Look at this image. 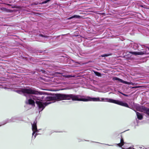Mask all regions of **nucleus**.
Returning <instances> with one entry per match:
<instances>
[{
	"label": "nucleus",
	"mask_w": 149,
	"mask_h": 149,
	"mask_svg": "<svg viewBox=\"0 0 149 149\" xmlns=\"http://www.w3.org/2000/svg\"><path fill=\"white\" fill-rule=\"evenodd\" d=\"M80 17V16L79 15H74L72 17H71L68 18V19H72L74 18H79Z\"/></svg>",
	"instance_id": "6e6552de"
},
{
	"label": "nucleus",
	"mask_w": 149,
	"mask_h": 149,
	"mask_svg": "<svg viewBox=\"0 0 149 149\" xmlns=\"http://www.w3.org/2000/svg\"><path fill=\"white\" fill-rule=\"evenodd\" d=\"M133 48L135 49H137L138 47V45L136 43H134L133 45Z\"/></svg>",
	"instance_id": "1a4fd4ad"
},
{
	"label": "nucleus",
	"mask_w": 149,
	"mask_h": 149,
	"mask_svg": "<svg viewBox=\"0 0 149 149\" xmlns=\"http://www.w3.org/2000/svg\"><path fill=\"white\" fill-rule=\"evenodd\" d=\"M63 76L65 78H70V77H74V75H64Z\"/></svg>",
	"instance_id": "9d476101"
},
{
	"label": "nucleus",
	"mask_w": 149,
	"mask_h": 149,
	"mask_svg": "<svg viewBox=\"0 0 149 149\" xmlns=\"http://www.w3.org/2000/svg\"><path fill=\"white\" fill-rule=\"evenodd\" d=\"M36 123L37 121L36 120L33 122V124H32V130L33 131L32 134V138H33V137L34 139H35L36 136L38 135L37 133L38 132V131L37 129Z\"/></svg>",
	"instance_id": "f03ea898"
},
{
	"label": "nucleus",
	"mask_w": 149,
	"mask_h": 149,
	"mask_svg": "<svg viewBox=\"0 0 149 149\" xmlns=\"http://www.w3.org/2000/svg\"><path fill=\"white\" fill-rule=\"evenodd\" d=\"M113 81H115V80L118 81L119 82L122 83L124 84H127L130 85V82L125 81L123 80L122 79H120L116 77H113Z\"/></svg>",
	"instance_id": "7ed1b4c3"
},
{
	"label": "nucleus",
	"mask_w": 149,
	"mask_h": 149,
	"mask_svg": "<svg viewBox=\"0 0 149 149\" xmlns=\"http://www.w3.org/2000/svg\"><path fill=\"white\" fill-rule=\"evenodd\" d=\"M136 115L137 118L139 119V120H141L143 118V116L141 113L137 112H136Z\"/></svg>",
	"instance_id": "423d86ee"
},
{
	"label": "nucleus",
	"mask_w": 149,
	"mask_h": 149,
	"mask_svg": "<svg viewBox=\"0 0 149 149\" xmlns=\"http://www.w3.org/2000/svg\"><path fill=\"white\" fill-rule=\"evenodd\" d=\"M1 10H6V9L4 8H1Z\"/></svg>",
	"instance_id": "f3484780"
},
{
	"label": "nucleus",
	"mask_w": 149,
	"mask_h": 149,
	"mask_svg": "<svg viewBox=\"0 0 149 149\" xmlns=\"http://www.w3.org/2000/svg\"><path fill=\"white\" fill-rule=\"evenodd\" d=\"M130 53L135 55H142L145 54L146 53V51L140 52H130Z\"/></svg>",
	"instance_id": "20e7f679"
},
{
	"label": "nucleus",
	"mask_w": 149,
	"mask_h": 149,
	"mask_svg": "<svg viewBox=\"0 0 149 149\" xmlns=\"http://www.w3.org/2000/svg\"><path fill=\"white\" fill-rule=\"evenodd\" d=\"M40 36H42V37H45V38H48V37L47 36H45L42 35H40Z\"/></svg>",
	"instance_id": "2eb2a0df"
},
{
	"label": "nucleus",
	"mask_w": 149,
	"mask_h": 149,
	"mask_svg": "<svg viewBox=\"0 0 149 149\" xmlns=\"http://www.w3.org/2000/svg\"><path fill=\"white\" fill-rule=\"evenodd\" d=\"M83 96L79 95L73 94H57L53 96L47 97L46 98L47 102H45V107L47 105L51 103V101L56 100H70L71 99L73 101H102L108 102L117 104L122 106L128 107V104L125 102L118 100L106 98H100L97 97H88L86 98H83Z\"/></svg>",
	"instance_id": "f257e3e1"
},
{
	"label": "nucleus",
	"mask_w": 149,
	"mask_h": 149,
	"mask_svg": "<svg viewBox=\"0 0 149 149\" xmlns=\"http://www.w3.org/2000/svg\"><path fill=\"white\" fill-rule=\"evenodd\" d=\"M146 149V148H144H144H143V149Z\"/></svg>",
	"instance_id": "412c9836"
},
{
	"label": "nucleus",
	"mask_w": 149,
	"mask_h": 149,
	"mask_svg": "<svg viewBox=\"0 0 149 149\" xmlns=\"http://www.w3.org/2000/svg\"><path fill=\"white\" fill-rule=\"evenodd\" d=\"M118 92L119 93H120L121 94H123V93H122L121 92H120V91H118Z\"/></svg>",
	"instance_id": "6ab92c4d"
},
{
	"label": "nucleus",
	"mask_w": 149,
	"mask_h": 149,
	"mask_svg": "<svg viewBox=\"0 0 149 149\" xmlns=\"http://www.w3.org/2000/svg\"><path fill=\"white\" fill-rule=\"evenodd\" d=\"M16 120V118L15 117H12L11 119H7L6 120V122L4 123H3L2 125H0V126H1L2 125H3L4 124H6V123H10L11 122H14Z\"/></svg>",
	"instance_id": "39448f33"
},
{
	"label": "nucleus",
	"mask_w": 149,
	"mask_h": 149,
	"mask_svg": "<svg viewBox=\"0 0 149 149\" xmlns=\"http://www.w3.org/2000/svg\"><path fill=\"white\" fill-rule=\"evenodd\" d=\"M109 56V55H108V54H104V55H102L101 56L102 57H105V56Z\"/></svg>",
	"instance_id": "ddd939ff"
},
{
	"label": "nucleus",
	"mask_w": 149,
	"mask_h": 149,
	"mask_svg": "<svg viewBox=\"0 0 149 149\" xmlns=\"http://www.w3.org/2000/svg\"><path fill=\"white\" fill-rule=\"evenodd\" d=\"M146 113L149 115V109H148L146 111Z\"/></svg>",
	"instance_id": "4468645a"
},
{
	"label": "nucleus",
	"mask_w": 149,
	"mask_h": 149,
	"mask_svg": "<svg viewBox=\"0 0 149 149\" xmlns=\"http://www.w3.org/2000/svg\"><path fill=\"white\" fill-rule=\"evenodd\" d=\"M109 146H112L111 145H109Z\"/></svg>",
	"instance_id": "5701e85b"
},
{
	"label": "nucleus",
	"mask_w": 149,
	"mask_h": 149,
	"mask_svg": "<svg viewBox=\"0 0 149 149\" xmlns=\"http://www.w3.org/2000/svg\"><path fill=\"white\" fill-rule=\"evenodd\" d=\"M126 149H131V148L130 147L128 148H126Z\"/></svg>",
	"instance_id": "aec40b11"
},
{
	"label": "nucleus",
	"mask_w": 149,
	"mask_h": 149,
	"mask_svg": "<svg viewBox=\"0 0 149 149\" xmlns=\"http://www.w3.org/2000/svg\"><path fill=\"white\" fill-rule=\"evenodd\" d=\"M95 73L97 76H98L100 77L101 76V74L98 72H95Z\"/></svg>",
	"instance_id": "9b49d317"
},
{
	"label": "nucleus",
	"mask_w": 149,
	"mask_h": 149,
	"mask_svg": "<svg viewBox=\"0 0 149 149\" xmlns=\"http://www.w3.org/2000/svg\"><path fill=\"white\" fill-rule=\"evenodd\" d=\"M50 1V0H47L42 2V4L46 3Z\"/></svg>",
	"instance_id": "f8f14e48"
},
{
	"label": "nucleus",
	"mask_w": 149,
	"mask_h": 149,
	"mask_svg": "<svg viewBox=\"0 0 149 149\" xmlns=\"http://www.w3.org/2000/svg\"><path fill=\"white\" fill-rule=\"evenodd\" d=\"M122 148L123 149H125V148Z\"/></svg>",
	"instance_id": "4be33fe9"
},
{
	"label": "nucleus",
	"mask_w": 149,
	"mask_h": 149,
	"mask_svg": "<svg viewBox=\"0 0 149 149\" xmlns=\"http://www.w3.org/2000/svg\"><path fill=\"white\" fill-rule=\"evenodd\" d=\"M124 143L123 139L121 138L120 139V143L117 144V145L119 147H121L124 145Z\"/></svg>",
	"instance_id": "0eeeda50"
},
{
	"label": "nucleus",
	"mask_w": 149,
	"mask_h": 149,
	"mask_svg": "<svg viewBox=\"0 0 149 149\" xmlns=\"http://www.w3.org/2000/svg\"><path fill=\"white\" fill-rule=\"evenodd\" d=\"M122 95H123L125 96H126V97H127L128 96V95H126V94H122Z\"/></svg>",
	"instance_id": "dca6fc26"
},
{
	"label": "nucleus",
	"mask_w": 149,
	"mask_h": 149,
	"mask_svg": "<svg viewBox=\"0 0 149 149\" xmlns=\"http://www.w3.org/2000/svg\"><path fill=\"white\" fill-rule=\"evenodd\" d=\"M137 87L136 86L135 87H132V88H136Z\"/></svg>",
	"instance_id": "a211bd4d"
}]
</instances>
